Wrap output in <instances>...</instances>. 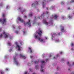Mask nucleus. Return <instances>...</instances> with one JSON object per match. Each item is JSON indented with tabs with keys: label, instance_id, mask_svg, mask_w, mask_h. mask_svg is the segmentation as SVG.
I'll return each mask as SVG.
<instances>
[{
	"label": "nucleus",
	"instance_id": "17",
	"mask_svg": "<svg viewBox=\"0 0 74 74\" xmlns=\"http://www.w3.org/2000/svg\"><path fill=\"white\" fill-rule=\"evenodd\" d=\"M58 56H59V54H57L56 56L54 57L53 58V59H56V58H58Z\"/></svg>",
	"mask_w": 74,
	"mask_h": 74
},
{
	"label": "nucleus",
	"instance_id": "36",
	"mask_svg": "<svg viewBox=\"0 0 74 74\" xmlns=\"http://www.w3.org/2000/svg\"><path fill=\"white\" fill-rule=\"evenodd\" d=\"M61 4H64V2H61Z\"/></svg>",
	"mask_w": 74,
	"mask_h": 74
},
{
	"label": "nucleus",
	"instance_id": "23",
	"mask_svg": "<svg viewBox=\"0 0 74 74\" xmlns=\"http://www.w3.org/2000/svg\"><path fill=\"white\" fill-rule=\"evenodd\" d=\"M0 72L1 74H4V72L2 70H1L0 71Z\"/></svg>",
	"mask_w": 74,
	"mask_h": 74
},
{
	"label": "nucleus",
	"instance_id": "54",
	"mask_svg": "<svg viewBox=\"0 0 74 74\" xmlns=\"http://www.w3.org/2000/svg\"><path fill=\"white\" fill-rule=\"evenodd\" d=\"M44 13H43V15H44Z\"/></svg>",
	"mask_w": 74,
	"mask_h": 74
},
{
	"label": "nucleus",
	"instance_id": "51",
	"mask_svg": "<svg viewBox=\"0 0 74 74\" xmlns=\"http://www.w3.org/2000/svg\"><path fill=\"white\" fill-rule=\"evenodd\" d=\"M58 36H59V35H60V34H58Z\"/></svg>",
	"mask_w": 74,
	"mask_h": 74
},
{
	"label": "nucleus",
	"instance_id": "4",
	"mask_svg": "<svg viewBox=\"0 0 74 74\" xmlns=\"http://www.w3.org/2000/svg\"><path fill=\"white\" fill-rule=\"evenodd\" d=\"M5 14L3 13L2 14V17L3 18V20H2L0 19V22H1L3 25H5L6 24V20L5 17Z\"/></svg>",
	"mask_w": 74,
	"mask_h": 74
},
{
	"label": "nucleus",
	"instance_id": "32",
	"mask_svg": "<svg viewBox=\"0 0 74 74\" xmlns=\"http://www.w3.org/2000/svg\"><path fill=\"white\" fill-rule=\"evenodd\" d=\"M38 62H37V61H35L34 63L35 64H36V63H38Z\"/></svg>",
	"mask_w": 74,
	"mask_h": 74
},
{
	"label": "nucleus",
	"instance_id": "9",
	"mask_svg": "<svg viewBox=\"0 0 74 74\" xmlns=\"http://www.w3.org/2000/svg\"><path fill=\"white\" fill-rule=\"evenodd\" d=\"M43 22L46 25H49V24H51V23H48L47 22V21L45 20V19H44Z\"/></svg>",
	"mask_w": 74,
	"mask_h": 74
},
{
	"label": "nucleus",
	"instance_id": "6",
	"mask_svg": "<svg viewBox=\"0 0 74 74\" xmlns=\"http://www.w3.org/2000/svg\"><path fill=\"white\" fill-rule=\"evenodd\" d=\"M15 45H16V48L18 50V51H22L23 49L22 47L20 46V45H19L18 43L17 42H16L15 43Z\"/></svg>",
	"mask_w": 74,
	"mask_h": 74
},
{
	"label": "nucleus",
	"instance_id": "20",
	"mask_svg": "<svg viewBox=\"0 0 74 74\" xmlns=\"http://www.w3.org/2000/svg\"><path fill=\"white\" fill-rule=\"evenodd\" d=\"M32 16L33 14H32V13H30L29 14V16Z\"/></svg>",
	"mask_w": 74,
	"mask_h": 74
},
{
	"label": "nucleus",
	"instance_id": "34",
	"mask_svg": "<svg viewBox=\"0 0 74 74\" xmlns=\"http://www.w3.org/2000/svg\"><path fill=\"white\" fill-rule=\"evenodd\" d=\"M49 12H45V13L46 14H49Z\"/></svg>",
	"mask_w": 74,
	"mask_h": 74
},
{
	"label": "nucleus",
	"instance_id": "41",
	"mask_svg": "<svg viewBox=\"0 0 74 74\" xmlns=\"http://www.w3.org/2000/svg\"><path fill=\"white\" fill-rule=\"evenodd\" d=\"M24 17H25V18H27L26 16H25Z\"/></svg>",
	"mask_w": 74,
	"mask_h": 74
},
{
	"label": "nucleus",
	"instance_id": "39",
	"mask_svg": "<svg viewBox=\"0 0 74 74\" xmlns=\"http://www.w3.org/2000/svg\"><path fill=\"white\" fill-rule=\"evenodd\" d=\"M68 10H70V8L69 7L68 8Z\"/></svg>",
	"mask_w": 74,
	"mask_h": 74
},
{
	"label": "nucleus",
	"instance_id": "48",
	"mask_svg": "<svg viewBox=\"0 0 74 74\" xmlns=\"http://www.w3.org/2000/svg\"><path fill=\"white\" fill-rule=\"evenodd\" d=\"M47 60H48V59H47L46 60V62H47Z\"/></svg>",
	"mask_w": 74,
	"mask_h": 74
},
{
	"label": "nucleus",
	"instance_id": "1",
	"mask_svg": "<svg viewBox=\"0 0 74 74\" xmlns=\"http://www.w3.org/2000/svg\"><path fill=\"white\" fill-rule=\"evenodd\" d=\"M42 34V30L39 29L38 32H37L35 33L34 35V37L35 39H37L38 40L41 42L44 43L45 42V40H48V38L47 36L44 37V39L41 38V34Z\"/></svg>",
	"mask_w": 74,
	"mask_h": 74
},
{
	"label": "nucleus",
	"instance_id": "14",
	"mask_svg": "<svg viewBox=\"0 0 74 74\" xmlns=\"http://www.w3.org/2000/svg\"><path fill=\"white\" fill-rule=\"evenodd\" d=\"M44 67V66L43 65H42L41 66V69L40 70V71L41 72H43L44 71V69H43V68Z\"/></svg>",
	"mask_w": 74,
	"mask_h": 74
},
{
	"label": "nucleus",
	"instance_id": "22",
	"mask_svg": "<svg viewBox=\"0 0 74 74\" xmlns=\"http://www.w3.org/2000/svg\"><path fill=\"white\" fill-rule=\"evenodd\" d=\"M41 62V63L43 64H45V62L44 61H42Z\"/></svg>",
	"mask_w": 74,
	"mask_h": 74
},
{
	"label": "nucleus",
	"instance_id": "27",
	"mask_svg": "<svg viewBox=\"0 0 74 74\" xmlns=\"http://www.w3.org/2000/svg\"><path fill=\"white\" fill-rule=\"evenodd\" d=\"M21 29V27L20 26L18 27V30H19V29Z\"/></svg>",
	"mask_w": 74,
	"mask_h": 74
},
{
	"label": "nucleus",
	"instance_id": "56",
	"mask_svg": "<svg viewBox=\"0 0 74 74\" xmlns=\"http://www.w3.org/2000/svg\"><path fill=\"white\" fill-rule=\"evenodd\" d=\"M40 17H41V16H40Z\"/></svg>",
	"mask_w": 74,
	"mask_h": 74
},
{
	"label": "nucleus",
	"instance_id": "53",
	"mask_svg": "<svg viewBox=\"0 0 74 74\" xmlns=\"http://www.w3.org/2000/svg\"><path fill=\"white\" fill-rule=\"evenodd\" d=\"M12 49H10V51H12Z\"/></svg>",
	"mask_w": 74,
	"mask_h": 74
},
{
	"label": "nucleus",
	"instance_id": "55",
	"mask_svg": "<svg viewBox=\"0 0 74 74\" xmlns=\"http://www.w3.org/2000/svg\"><path fill=\"white\" fill-rule=\"evenodd\" d=\"M40 18H39V19H40Z\"/></svg>",
	"mask_w": 74,
	"mask_h": 74
},
{
	"label": "nucleus",
	"instance_id": "52",
	"mask_svg": "<svg viewBox=\"0 0 74 74\" xmlns=\"http://www.w3.org/2000/svg\"><path fill=\"white\" fill-rule=\"evenodd\" d=\"M63 19H63V18H64V16H63Z\"/></svg>",
	"mask_w": 74,
	"mask_h": 74
},
{
	"label": "nucleus",
	"instance_id": "35",
	"mask_svg": "<svg viewBox=\"0 0 74 74\" xmlns=\"http://www.w3.org/2000/svg\"><path fill=\"white\" fill-rule=\"evenodd\" d=\"M35 5V4L34 3H33L32 4V6H34V5Z\"/></svg>",
	"mask_w": 74,
	"mask_h": 74
},
{
	"label": "nucleus",
	"instance_id": "42",
	"mask_svg": "<svg viewBox=\"0 0 74 74\" xmlns=\"http://www.w3.org/2000/svg\"><path fill=\"white\" fill-rule=\"evenodd\" d=\"M36 4H38V2H36Z\"/></svg>",
	"mask_w": 74,
	"mask_h": 74
},
{
	"label": "nucleus",
	"instance_id": "38",
	"mask_svg": "<svg viewBox=\"0 0 74 74\" xmlns=\"http://www.w3.org/2000/svg\"><path fill=\"white\" fill-rule=\"evenodd\" d=\"M71 74H74V71L72 72L71 73Z\"/></svg>",
	"mask_w": 74,
	"mask_h": 74
},
{
	"label": "nucleus",
	"instance_id": "10",
	"mask_svg": "<svg viewBox=\"0 0 74 74\" xmlns=\"http://www.w3.org/2000/svg\"><path fill=\"white\" fill-rule=\"evenodd\" d=\"M19 56L21 58H23L24 59H26V57L25 56L23 53L21 54Z\"/></svg>",
	"mask_w": 74,
	"mask_h": 74
},
{
	"label": "nucleus",
	"instance_id": "13",
	"mask_svg": "<svg viewBox=\"0 0 74 74\" xmlns=\"http://www.w3.org/2000/svg\"><path fill=\"white\" fill-rule=\"evenodd\" d=\"M61 31L62 32H64L65 31L64 29V27L63 26H61Z\"/></svg>",
	"mask_w": 74,
	"mask_h": 74
},
{
	"label": "nucleus",
	"instance_id": "12",
	"mask_svg": "<svg viewBox=\"0 0 74 74\" xmlns=\"http://www.w3.org/2000/svg\"><path fill=\"white\" fill-rule=\"evenodd\" d=\"M67 64H68L69 66H74V61L73 62L72 64H70V62H67Z\"/></svg>",
	"mask_w": 74,
	"mask_h": 74
},
{
	"label": "nucleus",
	"instance_id": "45",
	"mask_svg": "<svg viewBox=\"0 0 74 74\" xmlns=\"http://www.w3.org/2000/svg\"><path fill=\"white\" fill-rule=\"evenodd\" d=\"M25 33V32L23 31V33L24 34Z\"/></svg>",
	"mask_w": 74,
	"mask_h": 74
},
{
	"label": "nucleus",
	"instance_id": "43",
	"mask_svg": "<svg viewBox=\"0 0 74 74\" xmlns=\"http://www.w3.org/2000/svg\"><path fill=\"white\" fill-rule=\"evenodd\" d=\"M13 29H15V26H13Z\"/></svg>",
	"mask_w": 74,
	"mask_h": 74
},
{
	"label": "nucleus",
	"instance_id": "28",
	"mask_svg": "<svg viewBox=\"0 0 74 74\" xmlns=\"http://www.w3.org/2000/svg\"><path fill=\"white\" fill-rule=\"evenodd\" d=\"M9 69L8 68H6L5 69V70L6 71H8Z\"/></svg>",
	"mask_w": 74,
	"mask_h": 74
},
{
	"label": "nucleus",
	"instance_id": "50",
	"mask_svg": "<svg viewBox=\"0 0 74 74\" xmlns=\"http://www.w3.org/2000/svg\"><path fill=\"white\" fill-rule=\"evenodd\" d=\"M29 66H30V64H28Z\"/></svg>",
	"mask_w": 74,
	"mask_h": 74
},
{
	"label": "nucleus",
	"instance_id": "46",
	"mask_svg": "<svg viewBox=\"0 0 74 74\" xmlns=\"http://www.w3.org/2000/svg\"><path fill=\"white\" fill-rule=\"evenodd\" d=\"M57 69L58 70V69H59V67H57Z\"/></svg>",
	"mask_w": 74,
	"mask_h": 74
},
{
	"label": "nucleus",
	"instance_id": "40",
	"mask_svg": "<svg viewBox=\"0 0 74 74\" xmlns=\"http://www.w3.org/2000/svg\"><path fill=\"white\" fill-rule=\"evenodd\" d=\"M31 63V64H33V61H32Z\"/></svg>",
	"mask_w": 74,
	"mask_h": 74
},
{
	"label": "nucleus",
	"instance_id": "30",
	"mask_svg": "<svg viewBox=\"0 0 74 74\" xmlns=\"http://www.w3.org/2000/svg\"><path fill=\"white\" fill-rule=\"evenodd\" d=\"M74 0H71L70 3H73L74 2Z\"/></svg>",
	"mask_w": 74,
	"mask_h": 74
},
{
	"label": "nucleus",
	"instance_id": "8",
	"mask_svg": "<svg viewBox=\"0 0 74 74\" xmlns=\"http://www.w3.org/2000/svg\"><path fill=\"white\" fill-rule=\"evenodd\" d=\"M58 14H55L52 16L53 18H54V19H56L58 17Z\"/></svg>",
	"mask_w": 74,
	"mask_h": 74
},
{
	"label": "nucleus",
	"instance_id": "26",
	"mask_svg": "<svg viewBox=\"0 0 74 74\" xmlns=\"http://www.w3.org/2000/svg\"><path fill=\"white\" fill-rule=\"evenodd\" d=\"M3 5H4V4L3 3H1L0 4V5L1 7L3 6Z\"/></svg>",
	"mask_w": 74,
	"mask_h": 74
},
{
	"label": "nucleus",
	"instance_id": "7",
	"mask_svg": "<svg viewBox=\"0 0 74 74\" xmlns=\"http://www.w3.org/2000/svg\"><path fill=\"white\" fill-rule=\"evenodd\" d=\"M14 63L17 66H18L20 65V64L19 63V62L17 60V59L16 58V57H14Z\"/></svg>",
	"mask_w": 74,
	"mask_h": 74
},
{
	"label": "nucleus",
	"instance_id": "3",
	"mask_svg": "<svg viewBox=\"0 0 74 74\" xmlns=\"http://www.w3.org/2000/svg\"><path fill=\"white\" fill-rule=\"evenodd\" d=\"M17 20L19 21L20 22H23L25 24V26H26V25H27V26H28L29 27H30V26H31V23H30V20H29L28 22L26 23H25V22L23 21V20L21 18L19 17L18 18L17 20Z\"/></svg>",
	"mask_w": 74,
	"mask_h": 74
},
{
	"label": "nucleus",
	"instance_id": "18",
	"mask_svg": "<svg viewBox=\"0 0 74 74\" xmlns=\"http://www.w3.org/2000/svg\"><path fill=\"white\" fill-rule=\"evenodd\" d=\"M10 6L9 5H7L6 7V9H8V8H10Z\"/></svg>",
	"mask_w": 74,
	"mask_h": 74
},
{
	"label": "nucleus",
	"instance_id": "19",
	"mask_svg": "<svg viewBox=\"0 0 74 74\" xmlns=\"http://www.w3.org/2000/svg\"><path fill=\"white\" fill-rule=\"evenodd\" d=\"M55 8V6H52L51 7V10H52V9H53Z\"/></svg>",
	"mask_w": 74,
	"mask_h": 74
},
{
	"label": "nucleus",
	"instance_id": "25",
	"mask_svg": "<svg viewBox=\"0 0 74 74\" xmlns=\"http://www.w3.org/2000/svg\"><path fill=\"white\" fill-rule=\"evenodd\" d=\"M46 1V0H44V2H43V7H44V6H45V5L44 4V3H45V1Z\"/></svg>",
	"mask_w": 74,
	"mask_h": 74
},
{
	"label": "nucleus",
	"instance_id": "49",
	"mask_svg": "<svg viewBox=\"0 0 74 74\" xmlns=\"http://www.w3.org/2000/svg\"><path fill=\"white\" fill-rule=\"evenodd\" d=\"M29 70H30V71H31L32 69H29Z\"/></svg>",
	"mask_w": 74,
	"mask_h": 74
},
{
	"label": "nucleus",
	"instance_id": "47",
	"mask_svg": "<svg viewBox=\"0 0 74 74\" xmlns=\"http://www.w3.org/2000/svg\"><path fill=\"white\" fill-rule=\"evenodd\" d=\"M1 30V28H0V32Z\"/></svg>",
	"mask_w": 74,
	"mask_h": 74
},
{
	"label": "nucleus",
	"instance_id": "31",
	"mask_svg": "<svg viewBox=\"0 0 74 74\" xmlns=\"http://www.w3.org/2000/svg\"><path fill=\"white\" fill-rule=\"evenodd\" d=\"M60 54H62L63 53V51H60Z\"/></svg>",
	"mask_w": 74,
	"mask_h": 74
},
{
	"label": "nucleus",
	"instance_id": "37",
	"mask_svg": "<svg viewBox=\"0 0 74 74\" xmlns=\"http://www.w3.org/2000/svg\"><path fill=\"white\" fill-rule=\"evenodd\" d=\"M33 57V56H32V55H31V56H30V58H32Z\"/></svg>",
	"mask_w": 74,
	"mask_h": 74
},
{
	"label": "nucleus",
	"instance_id": "33",
	"mask_svg": "<svg viewBox=\"0 0 74 74\" xmlns=\"http://www.w3.org/2000/svg\"><path fill=\"white\" fill-rule=\"evenodd\" d=\"M20 44L22 45H23V43L22 42L20 43Z\"/></svg>",
	"mask_w": 74,
	"mask_h": 74
},
{
	"label": "nucleus",
	"instance_id": "29",
	"mask_svg": "<svg viewBox=\"0 0 74 74\" xmlns=\"http://www.w3.org/2000/svg\"><path fill=\"white\" fill-rule=\"evenodd\" d=\"M71 47H73V46H74V44H73V43H71Z\"/></svg>",
	"mask_w": 74,
	"mask_h": 74
},
{
	"label": "nucleus",
	"instance_id": "5",
	"mask_svg": "<svg viewBox=\"0 0 74 74\" xmlns=\"http://www.w3.org/2000/svg\"><path fill=\"white\" fill-rule=\"evenodd\" d=\"M56 36V34L55 33H53V34L52 37H51V40L55 41L56 42H59L60 41V40L58 39H55V36Z\"/></svg>",
	"mask_w": 74,
	"mask_h": 74
},
{
	"label": "nucleus",
	"instance_id": "2",
	"mask_svg": "<svg viewBox=\"0 0 74 74\" xmlns=\"http://www.w3.org/2000/svg\"><path fill=\"white\" fill-rule=\"evenodd\" d=\"M2 37H4L5 38H9L10 39H12L13 37L12 36H11L10 34L7 33V32L4 31L2 34H0V38Z\"/></svg>",
	"mask_w": 74,
	"mask_h": 74
},
{
	"label": "nucleus",
	"instance_id": "44",
	"mask_svg": "<svg viewBox=\"0 0 74 74\" xmlns=\"http://www.w3.org/2000/svg\"><path fill=\"white\" fill-rule=\"evenodd\" d=\"M71 49L72 51H73V50H74V49Z\"/></svg>",
	"mask_w": 74,
	"mask_h": 74
},
{
	"label": "nucleus",
	"instance_id": "16",
	"mask_svg": "<svg viewBox=\"0 0 74 74\" xmlns=\"http://www.w3.org/2000/svg\"><path fill=\"white\" fill-rule=\"evenodd\" d=\"M32 48L31 47H29V51H30V52H32Z\"/></svg>",
	"mask_w": 74,
	"mask_h": 74
},
{
	"label": "nucleus",
	"instance_id": "15",
	"mask_svg": "<svg viewBox=\"0 0 74 74\" xmlns=\"http://www.w3.org/2000/svg\"><path fill=\"white\" fill-rule=\"evenodd\" d=\"M73 17V16H72V15L71 14H69L68 15V18L69 19H71Z\"/></svg>",
	"mask_w": 74,
	"mask_h": 74
},
{
	"label": "nucleus",
	"instance_id": "24",
	"mask_svg": "<svg viewBox=\"0 0 74 74\" xmlns=\"http://www.w3.org/2000/svg\"><path fill=\"white\" fill-rule=\"evenodd\" d=\"M8 45L10 46L11 45V42H9L8 43Z\"/></svg>",
	"mask_w": 74,
	"mask_h": 74
},
{
	"label": "nucleus",
	"instance_id": "11",
	"mask_svg": "<svg viewBox=\"0 0 74 74\" xmlns=\"http://www.w3.org/2000/svg\"><path fill=\"white\" fill-rule=\"evenodd\" d=\"M19 10H20L21 12H23L25 11V10H23L21 8H18Z\"/></svg>",
	"mask_w": 74,
	"mask_h": 74
},
{
	"label": "nucleus",
	"instance_id": "21",
	"mask_svg": "<svg viewBox=\"0 0 74 74\" xmlns=\"http://www.w3.org/2000/svg\"><path fill=\"white\" fill-rule=\"evenodd\" d=\"M15 33L16 34H18L19 33V31L18 30H16L15 32Z\"/></svg>",
	"mask_w": 74,
	"mask_h": 74
}]
</instances>
